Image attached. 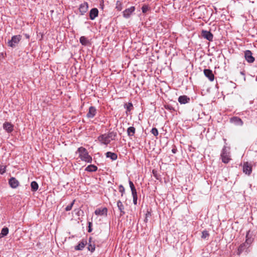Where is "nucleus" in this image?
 Here are the masks:
<instances>
[{
    "label": "nucleus",
    "mask_w": 257,
    "mask_h": 257,
    "mask_svg": "<svg viewBox=\"0 0 257 257\" xmlns=\"http://www.w3.org/2000/svg\"><path fill=\"white\" fill-rule=\"evenodd\" d=\"M98 139L101 143L105 145L108 144L110 142V140L108 139L106 134L100 136Z\"/></svg>",
    "instance_id": "13"
},
{
    "label": "nucleus",
    "mask_w": 257,
    "mask_h": 257,
    "mask_svg": "<svg viewBox=\"0 0 257 257\" xmlns=\"http://www.w3.org/2000/svg\"><path fill=\"white\" fill-rule=\"evenodd\" d=\"M124 107L126 109V111L127 112L130 111L132 109L133 106L131 102H129L127 104H124Z\"/></svg>",
    "instance_id": "30"
},
{
    "label": "nucleus",
    "mask_w": 257,
    "mask_h": 257,
    "mask_svg": "<svg viewBox=\"0 0 257 257\" xmlns=\"http://www.w3.org/2000/svg\"><path fill=\"white\" fill-rule=\"evenodd\" d=\"M80 42L84 46H87L89 44V40L84 36H81L80 38Z\"/></svg>",
    "instance_id": "21"
},
{
    "label": "nucleus",
    "mask_w": 257,
    "mask_h": 257,
    "mask_svg": "<svg viewBox=\"0 0 257 257\" xmlns=\"http://www.w3.org/2000/svg\"><path fill=\"white\" fill-rule=\"evenodd\" d=\"M92 238H89V243L88 246V249L91 252H93L95 250V247L94 244H92L91 243Z\"/></svg>",
    "instance_id": "27"
},
{
    "label": "nucleus",
    "mask_w": 257,
    "mask_h": 257,
    "mask_svg": "<svg viewBox=\"0 0 257 257\" xmlns=\"http://www.w3.org/2000/svg\"><path fill=\"white\" fill-rule=\"evenodd\" d=\"M98 14V11L96 8L92 9L89 13L90 19L92 20H94L96 17H97Z\"/></svg>",
    "instance_id": "15"
},
{
    "label": "nucleus",
    "mask_w": 257,
    "mask_h": 257,
    "mask_svg": "<svg viewBox=\"0 0 257 257\" xmlns=\"http://www.w3.org/2000/svg\"><path fill=\"white\" fill-rule=\"evenodd\" d=\"M209 235V234L207 231L204 230L202 232L201 237L202 238H206V237H208Z\"/></svg>",
    "instance_id": "32"
},
{
    "label": "nucleus",
    "mask_w": 257,
    "mask_h": 257,
    "mask_svg": "<svg viewBox=\"0 0 257 257\" xmlns=\"http://www.w3.org/2000/svg\"><path fill=\"white\" fill-rule=\"evenodd\" d=\"M129 185H130V187L131 188V190L136 189L133 182L131 180H129Z\"/></svg>",
    "instance_id": "37"
},
{
    "label": "nucleus",
    "mask_w": 257,
    "mask_h": 257,
    "mask_svg": "<svg viewBox=\"0 0 257 257\" xmlns=\"http://www.w3.org/2000/svg\"><path fill=\"white\" fill-rule=\"evenodd\" d=\"M244 58L248 63H252L255 61V58L252 56V53L251 51L247 50H245L244 52Z\"/></svg>",
    "instance_id": "4"
},
{
    "label": "nucleus",
    "mask_w": 257,
    "mask_h": 257,
    "mask_svg": "<svg viewBox=\"0 0 257 257\" xmlns=\"http://www.w3.org/2000/svg\"><path fill=\"white\" fill-rule=\"evenodd\" d=\"M97 167L94 165H88L86 168L85 171L87 172H95L97 170Z\"/></svg>",
    "instance_id": "22"
},
{
    "label": "nucleus",
    "mask_w": 257,
    "mask_h": 257,
    "mask_svg": "<svg viewBox=\"0 0 257 257\" xmlns=\"http://www.w3.org/2000/svg\"><path fill=\"white\" fill-rule=\"evenodd\" d=\"M240 74H242V75H244V73L243 72H240Z\"/></svg>",
    "instance_id": "44"
},
{
    "label": "nucleus",
    "mask_w": 257,
    "mask_h": 257,
    "mask_svg": "<svg viewBox=\"0 0 257 257\" xmlns=\"http://www.w3.org/2000/svg\"><path fill=\"white\" fill-rule=\"evenodd\" d=\"M96 113V109L94 106H90L89 108V110L87 113V117L88 118H93L95 116Z\"/></svg>",
    "instance_id": "12"
},
{
    "label": "nucleus",
    "mask_w": 257,
    "mask_h": 257,
    "mask_svg": "<svg viewBox=\"0 0 257 257\" xmlns=\"http://www.w3.org/2000/svg\"><path fill=\"white\" fill-rule=\"evenodd\" d=\"M115 9L118 11H121L122 10V3L120 1H116Z\"/></svg>",
    "instance_id": "28"
},
{
    "label": "nucleus",
    "mask_w": 257,
    "mask_h": 257,
    "mask_svg": "<svg viewBox=\"0 0 257 257\" xmlns=\"http://www.w3.org/2000/svg\"><path fill=\"white\" fill-rule=\"evenodd\" d=\"M86 241L82 240L75 247V249L77 250H82L86 245Z\"/></svg>",
    "instance_id": "20"
},
{
    "label": "nucleus",
    "mask_w": 257,
    "mask_h": 257,
    "mask_svg": "<svg viewBox=\"0 0 257 257\" xmlns=\"http://www.w3.org/2000/svg\"><path fill=\"white\" fill-rule=\"evenodd\" d=\"M229 149V148L227 149L226 147L224 146L222 149L221 154L222 161L225 164L228 163L230 160Z\"/></svg>",
    "instance_id": "2"
},
{
    "label": "nucleus",
    "mask_w": 257,
    "mask_h": 257,
    "mask_svg": "<svg viewBox=\"0 0 257 257\" xmlns=\"http://www.w3.org/2000/svg\"><path fill=\"white\" fill-rule=\"evenodd\" d=\"M136 8L134 6H132L129 8L126 9L122 12L123 17L125 19L129 18L131 15L134 12Z\"/></svg>",
    "instance_id": "5"
},
{
    "label": "nucleus",
    "mask_w": 257,
    "mask_h": 257,
    "mask_svg": "<svg viewBox=\"0 0 257 257\" xmlns=\"http://www.w3.org/2000/svg\"><path fill=\"white\" fill-rule=\"evenodd\" d=\"M88 5L87 2H84L81 4L79 6V12L82 15H84L88 10Z\"/></svg>",
    "instance_id": "10"
},
{
    "label": "nucleus",
    "mask_w": 257,
    "mask_h": 257,
    "mask_svg": "<svg viewBox=\"0 0 257 257\" xmlns=\"http://www.w3.org/2000/svg\"><path fill=\"white\" fill-rule=\"evenodd\" d=\"M117 207H118L119 210L120 212V215H124L125 214V212L124 211V206H123L122 203L120 200H118L117 202Z\"/></svg>",
    "instance_id": "18"
},
{
    "label": "nucleus",
    "mask_w": 257,
    "mask_h": 257,
    "mask_svg": "<svg viewBox=\"0 0 257 257\" xmlns=\"http://www.w3.org/2000/svg\"><path fill=\"white\" fill-rule=\"evenodd\" d=\"M190 98L186 95H182L179 97L178 101L181 104H186L190 101Z\"/></svg>",
    "instance_id": "14"
},
{
    "label": "nucleus",
    "mask_w": 257,
    "mask_h": 257,
    "mask_svg": "<svg viewBox=\"0 0 257 257\" xmlns=\"http://www.w3.org/2000/svg\"><path fill=\"white\" fill-rule=\"evenodd\" d=\"M136 132V129L133 126L129 127L127 130V135L130 137L133 136Z\"/></svg>",
    "instance_id": "23"
},
{
    "label": "nucleus",
    "mask_w": 257,
    "mask_h": 257,
    "mask_svg": "<svg viewBox=\"0 0 257 257\" xmlns=\"http://www.w3.org/2000/svg\"><path fill=\"white\" fill-rule=\"evenodd\" d=\"M132 191V196H133V197H137V190L136 189H134V190H131Z\"/></svg>",
    "instance_id": "38"
},
{
    "label": "nucleus",
    "mask_w": 257,
    "mask_h": 257,
    "mask_svg": "<svg viewBox=\"0 0 257 257\" xmlns=\"http://www.w3.org/2000/svg\"><path fill=\"white\" fill-rule=\"evenodd\" d=\"M116 135V134L113 132H109L108 134L106 135L108 139L110 140V139H111L112 140H114Z\"/></svg>",
    "instance_id": "29"
},
{
    "label": "nucleus",
    "mask_w": 257,
    "mask_h": 257,
    "mask_svg": "<svg viewBox=\"0 0 257 257\" xmlns=\"http://www.w3.org/2000/svg\"><path fill=\"white\" fill-rule=\"evenodd\" d=\"M6 171V166H1L0 167V174H4Z\"/></svg>",
    "instance_id": "36"
},
{
    "label": "nucleus",
    "mask_w": 257,
    "mask_h": 257,
    "mask_svg": "<svg viewBox=\"0 0 257 257\" xmlns=\"http://www.w3.org/2000/svg\"><path fill=\"white\" fill-rule=\"evenodd\" d=\"M243 172L245 174L249 175L252 172V166L248 162H245L243 165Z\"/></svg>",
    "instance_id": "7"
},
{
    "label": "nucleus",
    "mask_w": 257,
    "mask_h": 257,
    "mask_svg": "<svg viewBox=\"0 0 257 257\" xmlns=\"http://www.w3.org/2000/svg\"><path fill=\"white\" fill-rule=\"evenodd\" d=\"M230 121L236 125H242L243 124V121L242 120L238 117H233L230 119Z\"/></svg>",
    "instance_id": "16"
},
{
    "label": "nucleus",
    "mask_w": 257,
    "mask_h": 257,
    "mask_svg": "<svg viewBox=\"0 0 257 257\" xmlns=\"http://www.w3.org/2000/svg\"><path fill=\"white\" fill-rule=\"evenodd\" d=\"M119 191L121 193V196H122L125 191V189L122 185L119 186Z\"/></svg>",
    "instance_id": "34"
},
{
    "label": "nucleus",
    "mask_w": 257,
    "mask_h": 257,
    "mask_svg": "<svg viewBox=\"0 0 257 257\" xmlns=\"http://www.w3.org/2000/svg\"><path fill=\"white\" fill-rule=\"evenodd\" d=\"M21 39L22 36L20 35L13 36L11 40L8 42V45L11 47L14 48L19 44Z\"/></svg>",
    "instance_id": "3"
},
{
    "label": "nucleus",
    "mask_w": 257,
    "mask_h": 257,
    "mask_svg": "<svg viewBox=\"0 0 257 257\" xmlns=\"http://www.w3.org/2000/svg\"><path fill=\"white\" fill-rule=\"evenodd\" d=\"M165 107L166 109H169V110H171L172 108V106H170V105H167V106H165Z\"/></svg>",
    "instance_id": "42"
},
{
    "label": "nucleus",
    "mask_w": 257,
    "mask_h": 257,
    "mask_svg": "<svg viewBox=\"0 0 257 257\" xmlns=\"http://www.w3.org/2000/svg\"><path fill=\"white\" fill-rule=\"evenodd\" d=\"M151 133L155 136H157L158 135V134H159L158 130L156 128H155V127H154V128H153L152 129Z\"/></svg>",
    "instance_id": "35"
},
{
    "label": "nucleus",
    "mask_w": 257,
    "mask_h": 257,
    "mask_svg": "<svg viewBox=\"0 0 257 257\" xmlns=\"http://www.w3.org/2000/svg\"><path fill=\"white\" fill-rule=\"evenodd\" d=\"M3 128L8 133H10L14 130V125L11 122H5L3 124Z\"/></svg>",
    "instance_id": "11"
},
{
    "label": "nucleus",
    "mask_w": 257,
    "mask_h": 257,
    "mask_svg": "<svg viewBox=\"0 0 257 257\" xmlns=\"http://www.w3.org/2000/svg\"><path fill=\"white\" fill-rule=\"evenodd\" d=\"M248 234V233H247V234H246V237H247Z\"/></svg>",
    "instance_id": "46"
},
{
    "label": "nucleus",
    "mask_w": 257,
    "mask_h": 257,
    "mask_svg": "<svg viewBox=\"0 0 257 257\" xmlns=\"http://www.w3.org/2000/svg\"><path fill=\"white\" fill-rule=\"evenodd\" d=\"M106 157L107 158H110L112 160H116L117 158V155L114 153L108 152L106 153Z\"/></svg>",
    "instance_id": "19"
},
{
    "label": "nucleus",
    "mask_w": 257,
    "mask_h": 257,
    "mask_svg": "<svg viewBox=\"0 0 257 257\" xmlns=\"http://www.w3.org/2000/svg\"><path fill=\"white\" fill-rule=\"evenodd\" d=\"M27 38H29V36L28 35H26Z\"/></svg>",
    "instance_id": "45"
},
{
    "label": "nucleus",
    "mask_w": 257,
    "mask_h": 257,
    "mask_svg": "<svg viewBox=\"0 0 257 257\" xmlns=\"http://www.w3.org/2000/svg\"><path fill=\"white\" fill-rule=\"evenodd\" d=\"M137 199L138 197H133V203L134 204L136 205L137 204Z\"/></svg>",
    "instance_id": "41"
},
{
    "label": "nucleus",
    "mask_w": 257,
    "mask_h": 257,
    "mask_svg": "<svg viewBox=\"0 0 257 257\" xmlns=\"http://www.w3.org/2000/svg\"><path fill=\"white\" fill-rule=\"evenodd\" d=\"M151 213L149 212H148L146 214V218H145V221L146 222H147V220H148V218L149 217L151 216Z\"/></svg>",
    "instance_id": "39"
},
{
    "label": "nucleus",
    "mask_w": 257,
    "mask_h": 257,
    "mask_svg": "<svg viewBox=\"0 0 257 257\" xmlns=\"http://www.w3.org/2000/svg\"><path fill=\"white\" fill-rule=\"evenodd\" d=\"M204 74L205 76L208 78V79L212 81L214 79V75L210 69H205L204 70Z\"/></svg>",
    "instance_id": "8"
},
{
    "label": "nucleus",
    "mask_w": 257,
    "mask_h": 257,
    "mask_svg": "<svg viewBox=\"0 0 257 257\" xmlns=\"http://www.w3.org/2000/svg\"><path fill=\"white\" fill-rule=\"evenodd\" d=\"M9 184L12 188H16L19 185V182L15 177H11L9 180Z\"/></svg>",
    "instance_id": "9"
},
{
    "label": "nucleus",
    "mask_w": 257,
    "mask_h": 257,
    "mask_svg": "<svg viewBox=\"0 0 257 257\" xmlns=\"http://www.w3.org/2000/svg\"><path fill=\"white\" fill-rule=\"evenodd\" d=\"M92 222H88V231L89 232H90L92 231V228H91V225H92Z\"/></svg>",
    "instance_id": "40"
},
{
    "label": "nucleus",
    "mask_w": 257,
    "mask_h": 257,
    "mask_svg": "<svg viewBox=\"0 0 257 257\" xmlns=\"http://www.w3.org/2000/svg\"><path fill=\"white\" fill-rule=\"evenodd\" d=\"M149 9V8L147 5H144L142 8V12L143 13H146Z\"/></svg>",
    "instance_id": "33"
},
{
    "label": "nucleus",
    "mask_w": 257,
    "mask_h": 257,
    "mask_svg": "<svg viewBox=\"0 0 257 257\" xmlns=\"http://www.w3.org/2000/svg\"><path fill=\"white\" fill-rule=\"evenodd\" d=\"M246 243L249 244L248 239H247L246 240L245 243H242L240 244L238 247V251L239 252V253H240L242 251H243L245 247H246Z\"/></svg>",
    "instance_id": "25"
},
{
    "label": "nucleus",
    "mask_w": 257,
    "mask_h": 257,
    "mask_svg": "<svg viewBox=\"0 0 257 257\" xmlns=\"http://www.w3.org/2000/svg\"><path fill=\"white\" fill-rule=\"evenodd\" d=\"M201 36L209 41H213V35L210 31L202 30L201 32Z\"/></svg>",
    "instance_id": "6"
},
{
    "label": "nucleus",
    "mask_w": 257,
    "mask_h": 257,
    "mask_svg": "<svg viewBox=\"0 0 257 257\" xmlns=\"http://www.w3.org/2000/svg\"><path fill=\"white\" fill-rule=\"evenodd\" d=\"M177 152V149L176 148H173L172 149V152L173 153V154H175Z\"/></svg>",
    "instance_id": "43"
},
{
    "label": "nucleus",
    "mask_w": 257,
    "mask_h": 257,
    "mask_svg": "<svg viewBox=\"0 0 257 257\" xmlns=\"http://www.w3.org/2000/svg\"><path fill=\"white\" fill-rule=\"evenodd\" d=\"M9 233V228L8 227H4L0 233V238L6 236Z\"/></svg>",
    "instance_id": "24"
},
{
    "label": "nucleus",
    "mask_w": 257,
    "mask_h": 257,
    "mask_svg": "<svg viewBox=\"0 0 257 257\" xmlns=\"http://www.w3.org/2000/svg\"><path fill=\"white\" fill-rule=\"evenodd\" d=\"M77 152L79 153V157L82 161L87 163H91L92 162V158L88 154V151L85 148L82 147L79 148Z\"/></svg>",
    "instance_id": "1"
},
{
    "label": "nucleus",
    "mask_w": 257,
    "mask_h": 257,
    "mask_svg": "<svg viewBox=\"0 0 257 257\" xmlns=\"http://www.w3.org/2000/svg\"><path fill=\"white\" fill-rule=\"evenodd\" d=\"M31 186L32 190L33 191H36L38 190L39 186L38 183L36 181H33L31 183Z\"/></svg>",
    "instance_id": "26"
},
{
    "label": "nucleus",
    "mask_w": 257,
    "mask_h": 257,
    "mask_svg": "<svg viewBox=\"0 0 257 257\" xmlns=\"http://www.w3.org/2000/svg\"><path fill=\"white\" fill-rule=\"evenodd\" d=\"M75 200H73L69 205H67L65 208L66 211H70L72 209V206L74 203Z\"/></svg>",
    "instance_id": "31"
},
{
    "label": "nucleus",
    "mask_w": 257,
    "mask_h": 257,
    "mask_svg": "<svg viewBox=\"0 0 257 257\" xmlns=\"http://www.w3.org/2000/svg\"><path fill=\"white\" fill-rule=\"evenodd\" d=\"M107 209L106 208H98L95 210V214L97 215H103L106 214Z\"/></svg>",
    "instance_id": "17"
}]
</instances>
